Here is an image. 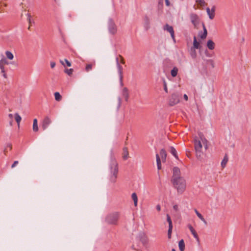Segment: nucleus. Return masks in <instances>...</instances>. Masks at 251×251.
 <instances>
[{"label": "nucleus", "mask_w": 251, "mask_h": 251, "mask_svg": "<svg viewBox=\"0 0 251 251\" xmlns=\"http://www.w3.org/2000/svg\"><path fill=\"white\" fill-rule=\"evenodd\" d=\"M200 137L201 141L196 140L195 142L196 155L199 158H202L203 155V152L202 151V145L204 146L205 150H206L208 148L207 141L201 136H200Z\"/></svg>", "instance_id": "nucleus-1"}, {"label": "nucleus", "mask_w": 251, "mask_h": 251, "mask_svg": "<svg viewBox=\"0 0 251 251\" xmlns=\"http://www.w3.org/2000/svg\"><path fill=\"white\" fill-rule=\"evenodd\" d=\"M110 166L109 180L111 182L114 183L116 181L118 173V163L115 159H111Z\"/></svg>", "instance_id": "nucleus-2"}, {"label": "nucleus", "mask_w": 251, "mask_h": 251, "mask_svg": "<svg viewBox=\"0 0 251 251\" xmlns=\"http://www.w3.org/2000/svg\"><path fill=\"white\" fill-rule=\"evenodd\" d=\"M174 187L179 193H182L186 189V182L183 178L172 181Z\"/></svg>", "instance_id": "nucleus-3"}, {"label": "nucleus", "mask_w": 251, "mask_h": 251, "mask_svg": "<svg viewBox=\"0 0 251 251\" xmlns=\"http://www.w3.org/2000/svg\"><path fill=\"white\" fill-rule=\"evenodd\" d=\"M119 213L115 212L108 215L106 218V222L109 224L115 225L119 218Z\"/></svg>", "instance_id": "nucleus-4"}, {"label": "nucleus", "mask_w": 251, "mask_h": 251, "mask_svg": "<svg viewBox=\"0 0 251 251\" xmlns=\"http://www.w3.org/2000/svg\"><path fill=\"white\" fill-rule=\"evenodd\" d=\"M181 95L178 93L173 94L169 100V105L174 106L180 102Z\"/></svg>", "instance_id": "nucleus-5"}, {"label": "nucleus", "mask_w": 251, "mask_h": 251, "mask_svg": "<svg viewBox=\"0 0 251 251\" xmlns=\"http://www.w3.org/2000/svg\"><path fill=\"white\" fill-rule=\"evenodd\" d=\"M164 30L167 31L171 34V37L173 39L174 42H176V39L175 37V32L173 26L169 25L168 24H166L163 27Z\"/></svg>", "instance_id": "nucleus-6"}, {"label": "nucleus", "mask_w": 251, "mask_h": 251, "mask_svg": "<svg viewBox=\"0 0 251 251\" xmlns=\"http://www.w3.org/2000/svg\"><path fill=\"white\" fill-rule=\"evenodd\" d=\"M183 178L180 176V171L178 167L173 168V175L172 181Z\"/></svg>", "instance_id": "nucleus-7"}, {"label": "nucleus", "mask_w": 251, "mask_h": 251, "mask_svg": "<svg viewBox=\"0 0 251 251\" xmlns=\"http://www.w3.org/2000/svg\"><path fill=\"white\" fill-rule=\"evenodd\" d=\"M191 21L195 28H197V25L199 24V19L197 15L192 14L190 16Z\"/></svg>", "instance_id": "nucleus-8"}, {"label": "nucleus", "mask_w": 251, "mask_h": 251, "mask_svg": "<svg viewBox=\"0 0 251 251\" xmlns=\"http://www.w3.org/2000/svg\"><path fill=\"white\" fill-rule=\"evenodd\" d=\"M216 10V6L213 5L210 9L209 7L206 8V12L209 16V18L212 20L215 17V11Z\"/></svg>", "instance_id": "nucleus-9"}, {"label": "nucleus", "mask_w": 251, "mask_h": 251, "mask_svg": "<svg viewBox=\"0 0 251 251\" xmlns=\"http://www.w3.org/2000/svg\"><path fill=\"white\" fill-rule=\"evenodd\" d=\"M119 59H120V61L122 64H124L125 63V62L124 58L121 55H119V57H117L116 59L118 67L119 73H120V74L121 75V78H122V73L123 68H122V67L119 64Z\"/></svg>", "instance_id": "nucleus-10"}, {"label": "nucleus", "mask_w": 251, "mask_h": 251, "mask_svg": "<svg viewBox=\"0 0 251 251\" xmlns=\"http://www.w3.org/2000/svg\"><path fill=\"white\" fill-rule=\"evenodd\" d=\"M109 31L112 34H115L117 32V29L116 26L113 22L109 23Z\"/></svg>", "instance_id": "nucleus-11"}, {"label": "nucleus", "mask_w": 251, "mask_h": 251, "mask_svg": "<svg viewBox=\"0 0 251 251\" xmlns=\"http://www.w3.org/2000/svg\"><path fill=\"white\" fill-rule=\"evenodd\" d=\"M51 123V120L48 117L44 118L42 127L44 130H45L48 126Z\"/></svg>", "instance_id": "nucleus-12"}, {"label": "nucleus", "mask_w": 251, "mask_h": 251, "mask_svg": "<svg viewBox=\"0 0 251 251\" xmlns=\"http://www.w3.org/2000/svg\"><path fill=\"white\" fill-rule=\"evenodd\" d=\"M189 228V230H190L191 233L193 234L194 237L197 240V241H199V236L197 233V232L196 231V230H195V229L194 228V227L192 226L190 224H188V226H187Z\"/></svg>", "instance_id": "nucleus-13"}, {"label": "nucleus", "mask_w": 251, "mask_h": 251, "mask_svg": "<svg viewBox=\"0 0 251 251\" xmlns=\"http://www.w3.org/2000/svg\"><path fill=\"white\" fill-rule=\"evenodd\" d=\"M8 62L5 58H2L0 60V69L1 72H4V66L5 65H8Z\"/></svg>", "instance_id": "nucleus-14"}, {"label": "nucleus", "mask_w": 251, "mask_h": 251, "mask_svg": "<svg viewBox=\"0 0 251 251\" xmlns=\"http://www.w3.org/2000/svg\"><path fill=\"white\" fill-rule=\"evenodd\" d=\"M122 157L124 160H126L129 157V153H128V149L126 147H125L123 149Z\"/></svg>", "instance_id": "nucleus-15"}, {"label": "nucleus", "mask_w": 251, "mask_h": 251, "mask_svg": "<svg viewBox=\"0 0 251 251\" xmlns=\"http://www.w3.org/2000/svg\"><path fill=\"white\" fill-rule=\"evenodd\" d=\"M207 47L209 50H213L215 48V43L211 40H209L207 42Z\"/></svg>", "instance_id": "nucleus-16"}, {"label": "nucleus", "mask_w": 251, "mask_h": 251, "mask_svg": "<svg viewBox=\"0 0 251 251\" xmlns=\"http://www.w3.org/2000/svg\"><path fill=\"white\" fill-rule=\"evenodd\" d=\"M123 96L126 101L128 100L129 98V93L128 89L126 88H124L123 90Z\"/></svg>", "instance_id": "nucleus-17"}, {"label": "nucleus", "mask_w": 251, "mask_h": 251, "mask_svg": "<svg viewBox=\"0 0 251 251\" xmlns=\"http://www.w3.org/2000/svg\"><path fill=\"white\" fill-rule=\"evenodd\" d=\"M160 155L163 161H165L167 153L166 151L164 149H162L160 152Z\"/></svg>", "instance_id": "nucleus-18"}, {"label": "nucleus", "mask_w": 251, "mask_h": 251, "mask_svg": "<svg viewBox=\"0 0 251 251\" xmlns=\"http://www.w3.org/2000/svg\"><path fill=\"white\" fill-rule=\"evenodd\" d=\"M228 156L226 154L221 162V166L223 168H225L228 162Z\"/></svg>", "instance_id": "nucleus-19"}, {"label": "nucleus", "mask_w": 251, "mask_h": 251, "mask_svg": "<svg viewBox=\"0 0 251 251\" xmlns=\"http://www.w3.org/2000/svg\"><path fill=\"white\" fill-rule=\"evenodd\" d=\"M193 47L195 49H197L201 48L200 44L199 42L197 41L195 36L194 37Z\"/></svg>", "instance_id": "nucleus-20"}, {"label": "nucleus", "mask_w": 251, "mask_h": 251, "mask_svg": "<svg viewBox=\"0 0 251 251\" xmlns=\"http://www.w3.org/2000/svg\"><path fill=\"white\" fill-rule=\"evenodd\" d=\"M33 130L34 132H37L38 131V126L37 120L36 119H34L33 120Z\"/></svg>", "instance_id": "nucleus-21"}, {"label": "nucleus", "mask_w": 251, "mask_h": 251, "mask_svg": "<svg viewBox=\"0 0 251 251\" xmlns=\"http://www.w3.org/2000/svg\"><path fill=\"white\" fill-rule=\"evenodd\" d=\"M179 249L180 251H184L185 249V243L183 240H181L178 243Z\"/></svg>", "instance_id": "nucleus-22"}, {"label": "nucleus", "mask_w": 251, "mask_h": 251, "mask_svg": "<svg viewBox=\"0 0 251 251\" xmlns=\"http://www.w3.org/2000/svg\"><path fill=\"white\" fill-rule=\"evenodd\" d=\"M132 199L134 201V204L135 206L137 205L138 198L136 193H133L131 195Z\"/></svg>", "instance_id": "nucleus-23"}, {"label": "nucleus", "mask_w": 251, "mask_h": 251, "mask_svg": "<svg viewBox=\"0 0 251 251\" xmlns=\"http://www.w3.org/2000/svg\"><path fill=\"white\" fill-rule=\"evenodd\" d=\"M156 162H157V168L158 170L161 169V160L159 157V155L158 154H156Z\"/></svg>", "instance_id": "nucleus-24"}, {"label": "nucleus", "mask_w": 251, "mask_h": 251, "mask_svg": "<svg viewBox=\"0 0 251 251\" xmlns=\"http://www.w3.org/2000/svg\"><path fill=\"white\" fill-rule=\"evenodd\" d=\"M54 95L56 101H60L62 100V96L59 92H55Z\"/></svg>", "instance_id": "nucleus-25"}, {"label": "nucleus", "mask_w": 251, "mask_h": 251, "mask_svg": "<svg viewBox=\"0 0 251 251\" xmlns=\"http://www.w3.org/2000/svg\"><path fill=\"white\" fill-rule=\"evenodd\" d=\"M170 151L171 152V153L176 158V159H178V156L177 155V152H176V149L173 147H170Z\"/></svg>", "instance_id": "nucleus-26"}, {"label": "nucleus", "mask_w": 251, "mask_h": 251, "mask_svg": "<svg viewBox=\"0 0 251 251\" xmlns=\"http://www.w3.org/2000/svg\"><path fill=\"white\" fill-rule=\"evenodd\" d=\"M177 72H178V69L176 67H174L171 72L172 76L173 77L176 76L177 74Z\"/></svg>", "instance_id": "nucleus-27"}, {"label": "nucleus", "mask_w": 251, "mask_h": 251, "mask_svg": "<svg viewBox=\"0 0 251 251\" xmlns=\"http://www.w3.org/2000/svg\"><path fill=\"white\" fill-rule=\"evenodd\" d=\"M5 55L7 58L9 60H12L14 58L13 54L9 51H6L5 52Z\"/></svg>", "instance_id": "nucleus-28"}, {"label": "nucleus", "mask_w": 251, "mask_h": 251, "mask_svg": "<svg viewBox=\"0 0 251 251\" xmlns=\"http://www.w3.org/2000/svg\"><path fill=\"white\" fill-rule=\"evenodd\" d=\"M196 2L201 7H203L206 4V2L204 0H196Z\"/></svg>", "instance_id": "nucleus-29"}, {"label": "nucleus", "mask_w": 251, "mask_h": 251, "mask_svg": "<svg viewBox=\"0 0 251 251\" xmlns=\"http://www.w3.org/2000/svg\"><path fill=\"white\" fill-rule=\"evenodd\" d=\"M15 121H16V122L17 123L18 125L19 126L20 123L22 120V118L19 115L18 113H16L15 114Z\"/></svg>", "instance_id": "nucleus-30"}, {"label": "nucleus", "mask_w": 251, "mask_h": 251, "mask_svg": "<svg viewBox=\"0 0 251 251\" xmlns=\"http://www.w3.org/2000/svg\"><path fill=\"white\" fill-rule=\"evenodd\" d=\"M167 221L169 224V227H170V226H171V227H173V224H172V220L171 219L170 216L168 214L167 215Z\"/></svg>", "instance_id": "nucleus-31"}, {"label": "nucleus", "mask_w": 251, "mask_h": 251, "mask_svg": "<svg viewBox=\"0 0 251 251\" xmlns=\"http://www.w3.org/2000/svg\"><path fill=\"white\" fill-rule=\"evenodd\" d=\"M94 65V64H88L86 65V67H85V70L87 72H89V71H90L91 70H92V67H93V66Z\"/></svg>", "instance_id": "nucleus-32"}, {"label": "nucleus", "mask_w": 251, "mask_h": 251, "mask_svg": "<svg viewBox=\"0 0 251 251\" xmlns=\"http://www.w3.org/2000/svg\"><path fill=\"white\" fill-rule=\"evenodd\" d=\"M73 71L74 70L73 69H66L65 70V73L70 76L72 75Z\"/></svg>", "instance_id": "nucleus-33"}, {"label": "nucleus", "mask_w": 251, "mask_h": 251, "mask_svg": "<svg viewBox=\"0 0 251 251\" xmlns=\"http://www.w3.org/2000/svg\"><path fill=\"white\" fill-rule=\"evenodd\" d=\"M27 20H28V23H29V25H30L32 24V21H31L32 16L30 13H28L27 14Z\"/></svg>", "instance_id": "nucleus-34"}, {"label": "nucleus", "mask_w": 251, "mask_h": 251, "mask_svg": "<svg viewBox=\"0 0 251 251\" xmlns=\"http://www.w3.org/2000/svg\"><path fill=\"white\" fill-rule=\"evenodd\" d=\"M198 217L205 224H207V222L205 221V220L204 219L202 215L200 213L198 215H197Z\"/></svg>", "instance_id": "nucleus-35"}, {"label": "nucleus", "mask_w": 251, "mask_h": 251, "mask_svg": "<svg viewBox=\"0 0 251 251\" xmlns=\"http://www.w3.org/2000/svg\"><path fill=\"white\" fill-rule=\"evenodd\" d=\"M172 229H173V227H171V226L169 227V229H168V238L169 239L171 238V237Z\"/></svg>", "instance_id": "nucleus-36"}, {"label": "nucleus", "mask_w": 251, "mask_h": 251, "mask_svg": "<svg viewBox=\"0 0 251 251\" xmlns=\"http://www.w3.org/2000/svg\"><path fill=\"white\" fill-rule=\"evenodd\" d=\"M191 56L193 58H195L197 56V53L194 49H191Z\"/></svg>", "instance_id": "nucleus-37"}, {"label": "nucleus", "mask_w": 251, "mask_h": 251, "mask_svg": "<svg viewBox=\"0 0 251 251\" xmlns=\"http://www.w3.org/2000/svg\"><path fill=\"white\" fill-rule=\"evenodd\" d=\"M12 145L11 144H8L6 146V147L5 149V151H4V152H6V150L9 149V150H12Z\"/></svg>", "instance_id": "nucleus-38"}, {"label": "nucleus", "mask_w": 251, "mask_h": 251, "mask_svg": "<svg viewBox=\"0 0 251 251\" xmlns=\"http://www.w3.org/2000/svg\"><path fill=\"white\" fill-rule=\"evenodd\" d=\"M202 27L203 29V33H204V34L207 35V31L204 23H202Z\"/></svg>", "instance_id": "nucleus-39"}, {"label": "nucleus", "mask_w": 251, "mask_h": 251, "mask_svg": "<svg viewBox=\"0 0 251 251\" xmlns=\"http://www.w3.org/2000/svg\"><path fill=\"white\" fill-rule=\"evenodd\" d=\"M164 91L166 93H168V89H167V84H166V83L165 82V81L164 82Z\"/></svg>", "instance_id": "nucleus-40"}, {"label": "nucleus", "mask_w": 251, "mask_h": 251, "mask_svg": "<svg viewBox=\"0 0 251 251\" xmlns=\"http://www.w3.org/2000/svg\"><path fill=\"white\" fill-rule=\"evenodd\" d=\"M18 163L19 162L18 161H15L13 164L11 165V168H14L18 164Z\"/></svg>", "instance_id": "nucleus-41"}, {"label": "nucleus", "mask_w": 251, "mask_h": 251, "mask_svg": "<svg viewBox=\"0 0 251 251\" xmlns=\"http://www.w3.org/2000/svg\"><path fill=\"white\" fill-rule=\"evenodd\" d=\"M55 62H53V61H51L50 62V67L51 68H54V67L55 66Z\"/></svg>", "instance_id": "nucleus-42"}, {"label": "nucleus", "mask_w": 251, "mask_h": 251, "mask_svg": "<svg viewBox=\"0 0 251 251\" xmlns=\"http://www.w3.org/2000/svg\"><path fill=\"white\" fill-rule=\"evenodd\" d=\"M173 208L176 211L178 210V206L177 204H175L173 206Z\"/></svg>", "instance_id": "nucleus-43"}, {"label": "nucleus", "mask_w": 251, "mask_h": 251, "mask_svg": "<svg viewBox=\"0 0 251 251\" xmlns=\"http://www.w3.org/2000/svg\"><path fill=\"white\" fill-rule=\"evenodd\" d=\"M207 36V35L206 34H204V33H202L201 36H200V37L201 39H204L206 38Z\"/></svg>", "instance_id": "nucleus-44"}, {"label": "nucleus", "mask_w": 251, "mask_h": 251, "mask_svg": "<svg viewBox=\"0 0 251 251\" xmlns=\"http://www.w3.org/2000/svg\"><path fill=\"white\" fill-rule=\"evenodd\" d=\"M65 61L66 62V65L68 66V67H70L71 66V63L67 60V59H65Z\"/></svg>", "instance_id": "nucleus-45"}, {"label": "nucleus", "mask_w": 251, "mask_h": 251, "mask_svg": "<svg viewBox=\"0 0 251 251\" xmlns=\"http://www.w3.org/2000/svg\"><path fill=\"white\" fill-rule=\"evenodd\" d=\"M121 104V99H119L118 101V108H119L120 107Z\"/></svg>", "instance_id": "nucleus-46"}, {"label": "nucleus", "mask_w": 251, "mask_h": 251, "mask_svg": "<svg viewBox=\"0 0 251 251\" xmlns=\"http://www.w3.org/2000/svg\"><path fill=\"white\" fill-rule=\"evenodd\" d=\"M165 1L167 6H169L170 5V2L169 1V0H165Z\"/></svg>", "instance_id": "nucleus-47"}, {"label": "nucleus", "mask_w": 251, "mask_h": 251, "mask_svg": "<svg viewBox=\"0 0 251 251\" xmlns=\"http://www.w3.org/2000/svg\"><path fill=\"white\" fill-rule=\"evenodd\" d=\"M156 208L158 211H160L161 210V207L159 204L156 205Z\"/></svg>", "instance_id": "nucleus-48"}, {"label": "nucleus", "mask_w": 251, "mask_h": 251, "mask_svg": "<svg viewBox=\"0 0 251 251\" xmlns=\"http://www.w3.org/2000/svg\"><path fill=\"white\" fill-rule=\"evenodd\" d=\"M183 98H184V100H186V101H187V100H188V96H187V95L186 94H184V96H183Z\"/></svg>", "instance_id": "nucleus-49"}, {"label": "nucleus", "mask_w": 251, "mask_h": 251, "mask_svg": "<svg viewBox=\"0 0 251 251\" xmlns=\"http://www.w3.org/2000/svg\"><path fill=\"white\" fill-rule=\"evenodd\" d=\"M142 241V243L143 244H145V243H147L148 242V240H147V238H145Z\"/></svg>", "instance_id": "nucleus-50"}, {"label": "nucleus", "mask_w": 251, "mask_h": 251, "mask_svg": "<svg viewBox=\"0 0 251 251\" xmlns=\"http://www.w3.org/2000/svg\"><path fill=\"white\" fill-rule=\"evenodd\" d=\"M1 73L3 74V76H4V77L6 78L7 75H6V74H5V70L4 69V72H1Z\"/></svg>", "instance_id": "nucleus-51"}, {"label": "nucleus", "mask_w": 251, "mask_h": 251, "mask_svg": "<svg viewBox=\"0 0 251 251\" xmlns=\"http://www.w3.org/2000/svg\"><path fill=\"white\" fill-rule=\"evenodd\" d=\"M194 211L196 213V214H197V215H198L200 213V212L196 209H194Z\"/></svg>", "instance_id": "nucleus-52"}, {"label": "nucleus", "mask_w": 251, "mask_h": 251, "mask_svg": "<svg viewBox=\"0 0 251 251\" xmlns=\"http://www.w3.org/2000/svg\"><path fill=\"white\" fill-rule=\"evenodd\" d=\"M8 117H9V118H10L11 119H12L13 118V115L12 114H9L8 115Z\"/></svg>", "instance_id": "nucleus-53"}, {"label": "nucleus", "mask_w": 251, "mask_h": 251, "mask_svg": "<svg viewBox=\"0 0 251 251\" xmlns=\"http://www.w3.org/2000/svg\"><path fill=\"white\" fill-rule=\"evenodd\" d=\"M60 63H61V64H62V65L65 66L64 63L63 62V61L60 60Z\"/></svg>", "instance_id": "nucleus-54"}, {"label": "nucleus", "mask_w": 251, "mask_h": 251, "mask_svg": "<svg viewBox=\"0 0 251 251\" xmlns=\"http://www.w3.org/2000/svg\"><path fill=\"white\" fill-rule=\"evenodd\" d=\"M172 251H176V250L174 249H173Z\"/></svg>", "instance_id": "nucleus-55"}, {"label": "nucleus", "mask_w": 251, "mask_h": 251, "mask_svg": "<svg viewBox=\"0 0 251 251\" xmlns=\"http://www.w3.org/2000/svg\"><path fill=\"white\" fill-rule=\"evenodd\" d=\"M4 6H7V4H6V3H5V4H4Z\"/></svg>", "instance_id": "nucleus-56"}]
</instances>
